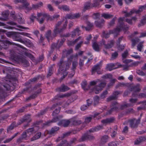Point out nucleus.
I'll use <instances>...</instances> for the list:
<instances>
[{"label":"nucleus","instance_id":"obj_60","mask_svg":"<svg viewBox=\"0 0 146 146\" xmlns=\"http://www.w3.org/2000/svg\"><path fill=\"white\" fill-rule=\"evenodd\" d=\"M146 15L144 17V19L141 22V24L142 25H144L146 23Z\"/></svg>","mask_w":146,"mask_h":146},{"label":"nucleus","instance_id":"obj_55","mask_svg":"<svg viewBox=\"0 0 146 146\" xmlns=\"http://www.w3.org/2000/svg\"><path fill=\"white\" fill-rule=\"evenodd\" d=\"M81 121L80 120H75L74 121L73 123L74 125H77L80 124Z\"/></svg>","mask_w":146,"mask_h":146},{"label":"nucleus","instance_id":"obj_10","mask_svg":"<svg viewBox=\"0 0 146 146\" xmlns=\"http://www.w3.org/2000/svg\"><path fill=\"white\" fill-rule=\"evenodd\" d=\"M80 34V31L78 28H77L75 29L72 32L71 34V36L72 37H74L76 35H79Z\"/></svg>","mask_w":146,"mask_h":146},{"label":"nucleus","instance_id":"obj_56","mask_svg":"<svg viewBox=\"0 0 146 146\" xmlns=\"http://www.w3.org/2000/svg\"><path fill=\"white\" fill-rule=\"evenodd\" d=\"M99 98L98 96H96L94 98V101L95 102V104H96L98 103L99 101Z\"/></svg>","mask_w":146,"mask_h":146},{"label":"nucleus","instance_id":"obj_5","mask_svg":"<svg viewBox=\"0 0 146 146\" xmlns=\"http://www.w3.org/2000/svg\"><path fill=\"white\" fill-rule=\"evenodd\" d=\"M106 83L105 82H101L98 86H96L94 89V91L96 93L98 94L99 92L106 85Z\"/></svg>","mask_w":146,"mask_h":146},{"label":"nucleus","instance_id":"obj_50","mask_svg":"<svg viewBox=\"0 0 146 146\" xmlns=\"http://www.w3.org/2000/svg\"><path fill=\"white\" fill-rule=\"evenodd\" d=\"M91 35H90L88 36V37L86 38V40H87V42H85V44H88L89 42V41L91 38Z\"/></svg>","mask_w":146,"mask_h":146},{"label":"nucleus","instance_id":"obj_32","mask_svg":"<svg viewBox=\"0 0 146 146\" xmlns=\"http://www.w3.org/2000/svg\"><path fill=\"white\" fill-rule=\"evenodd\" d=\"M131 40L132 42V46H134L136 43L139 41V39L138 38H136L135 39H132Z\"/></svg>","mask_w":146,"mask_h":146},{"label":"nucleus","instance_id":"obj_3","mask_svg":"<svg viewBox=\"0 0 146 146\" xmlns=\"http://www.w3.org/2000/svg\"><path fill=\"white\" fill-rule=\"evenodd\" d=\"M61 23L62 22L61 21H60L58 22L56 25L55 29L54 30V32L55 33H57L61 32L66 28L67 24V22L66 21H65V24L64 25L63 28L62 29H59V27Z\"/></svg>","mask_w":146,"mask_h":146},{"label":"nucleus","instance_id":"obj_43","mask_svg":"<svg viewBox=\"0 0 146 146\" xmlns=\"http://www.w3.org/2000/svg\"><path fill=\"white\" fill-rule=\"evenodd\" d=\"M118 54L117 52H115L112 54L111 59L113 60L115 58L118 56Z\"/></svg>","mask_w":146,"mask_h":146},{"label":"nucleus","instance_id":"obj_36","mask_svg":"<svg viewBox=\"0 0 146 146\" xmlns=\"http://www.w3.org/2000/svg\"><path fill=\"white\" fill-rule=\"evenodd\" d=\"M17 134H18V133H16L15 134L14 136H12L11 138L8 139H7V140H6L4 141H3V143H8V142H9L11 141V140L17 135Z\"/></svg>","mask_w":146,"mask_h":146},{"label":"nucleus","instance_id":"obj_27","mask_svg":"<svg viewBox=\"0 0 146 146\" xmlns=\"http://www.w3.org/2000/svg\"><path fill=\"white\" fill-rule=\"evenodd\" d=\"M108 137L107 135H105L103 136L101 139V142L103 144L106 142L108 139Z\"/></svg>","mask_w":146,"mask_h":146},{"label":"nucleus","instance_id":"obj_20","mask_svg":"<svg viewBox=\"0 0 146 146\" xmlns=\"http://www.w3.org/2000/svg\"><path fill=\"white\" fill-rule=\"evenodd\" d=\"M102 128V126L99 125L94 128H92L89 130V131L90 132H94V131H97L100 130Z\"/></svg>","mask_w":146,"mask_h":146},{"label":"nucleus","instance_id":"obj_23","mask_svg":"<svg viewBox=\"0 0 146 146\" xmlns=\"http://www.w3.org/2000/svg\"><path fill=\"white\" fill-rule=\"evenodd\" d=\"M81 39V37L80 36L78 38L76 39L74 41H69L68 42V44L69 45H72L74 44L76 42H78V41L80 40Z\"/></svg>","mask_w":146,"mask_h":146},{"label":"nucleus","instance_id":"obj_8","mask_svg":"<svg viewBox=\"0 0 146 146\" xmlns=\"http://www.w3.org/2000/svg\"><path fill=\"white\" fill-rule=\"evenodd\" d=\"M58 8L61 10L65 11H68L70 10L69 7L66 5H58Z\"/></svg>","mask_w":146,"mask_h":146},{"label":"nucleus","instance_id":"obj_34","mask_svg":"<svg viewBox=\"0 0 146 146\" xmlns=\"http://www.w3.org/2000/svg\"><path fill=\"white\" fill-rule=\"evenodd\" d=\"M104 20H102V23L98 22V21H96L95 22V24L98 27H101V26H102V23L104 22Z\"/></svg>","mask_w":146,"mask_h":146},{"label":"nucleus","instance_id":"obj_21","mask_svg":"<svg viewBox=\"0 0 146 146\" xmlns=\"http://www.w3.org/2000/svg\"><path fill=\"white\" fill-rule=\"evenodd\" d=\"M102 16L106 19H110L113 17L112 15L107 13H104L102 14Z\"/></svg>","mask_w":146,"mask_h":146},{"label":"nucleus","instance_id":"obj_41","mask_svg":"<svg viewBox=\"0 0 146 146\" xmlns=\"http://www.w3.org/2000/svg\"><path fill=\"white\" fill-rule=\"evenodd\" d=\"M143 140V138L142 137H140L135 141V144L137 145L138 144L141 142Z\"/></svg>","mask_w":146,"mask_h":146},{"label":"nucleus","instance_id":"obj_24","mask_svg":"<svg viewBox=\"0 0 146 146\" xmlns=\"http://www.w3.org/2000/svg\"><path fill=\"white\" fill-rule=\"evenodd\" d=\"M69 88L64 85H62L59 88V91L61 92H65L69 90Z\"/></svg>","mask_w":146,"mask_h":146},{"label":"nucleus","instance_id":"obj_29","mask_svg":"<svg viewBox=\"0 0 146 146\" xmlns=\"http://www.w3.org/2000/svg\"><path fill=\"white\" fill-rule=\"evenodd\" d=\"M100 68V66L99 64H97L92 69V73L93 74L95 72Z\"/></svg>","mask_w":146,"mask_h":146},{"label":"nucleus","instance_id":"obj_37","mask_svg":"<svg viewBox=\"0 0 146 146\" xmlns=\"http://www.w3.org/2000/svg\"><path fill=\"white\" fill-rule=\"evenodd\" d=\"M31 121L30 117L29 115L26 116L23 119V121H26L27 122H30Z\"/></svg>","mask_w":146,"mask_h":146},{"label":"nucleus","instance_id":"obj_15","mask_svg":"<svg viewBox=\"0 0 146 146\" xmlns=\"http://www.w3.org/2000/svg\"><path fill=\"white\" fill-rule=\"evenodd\" d=\"M92 8L93 7L92 6V3L90 2H88L86 3L84 5V10H86Z\"/></svg>","mask_w":146,"mask_h":146},{"label":"nucleus","instance_id":"obj_25","mask_svg":"<svg viewBox=\"0 0 146 146\" xmlns=\"http://www.w3.org/2000/svg\"><path fill=\"white\" fill-rule=\"evenodd\" d=\"M58 129V127H54L52 128L51 130L49 131V133L50 134H52L55 133Z\"/></svg>","mask_w":146,"mask_h":146},{"label":"nucleus","instance_id":"obj_49","mask_svg":"<svg viewBox=\"0 0 146 146\" xmlns=\"http://www.w3.org/2000/svg\"><path fill=\"white\" fill-rule=\"evenodd\" d=\"M47 6L48 9L50 11H52L54 10V9L53 7L50 4H48Z\"/></svg>","mask_w":146,"mask_h":146},{"label":"nucleus","instance_id":"obj_46","mask_svg":"<svg viewBox=\"0 0 146 146\" xmlns=\"http://www.w3.org/2000/svg\"><path fill=\"white\" fill-rule=\"evenodd\" d=\"M100 16L99 14L98 13H96L93 14V17L95 19H97Z\"/></svg>","mask_w":146,"mask_h":146},{"label":"nucleus","instance_id":"obj_58","mask_svg":"<svg viewBox=\"0 0 146 146\" xmlns=\"http://www.w3.org/2000/svg\"><path fill=\"white\" fill-rule=\"evenodd\" d=\"M108 92L107 91H105L101 95V97L102 98H104L105 97V96L107 94Z\"/></svg>","mask_w":146,"mask_h":146},{"label":"nucleus","instance_id":"obj_33","mask_svg":"<svg viewBox=\"0 0 146 146\" xmlns=\"http://www.w3.org/2000/svg\"><path fill=\"white\" fill-rule=\"evenodd\" d=\"M99 5V3L98 2V0H94V2L93 3H92V7H96Z\"/></svg>","mask_w":146,"mask_h":146},{"label":"nucleus","instance_id":"obj_42","mask_svg":"<svg viewBox=\"0 0 146 146\" xmlns=\"http://www.w3.org/2000/svg\"><path fill=\"white\" fill-rule=\"evenodd\" d=\"M51 32L50 31H48L46 34V37L47 38L48 40L51 38L50 35Z\"/></svg>","mask_w":146,"mask_h":146},{"label":"nucleus","instance_id":"obj_51","mask_svg":"<svg viewBox=\"0 0 146 146\" xmlns=\"http://www.w3.org/2000/svg\"><path fill=\"white\" fill-rule=\"evenodd\" d=\"M92 118L90 117H87L85 118V121L86 123H88L90 121Z\"/></svg>","mask_w":146,"mask_h":146},{"label":"nucleus","instance_id":"obj_59","mask_svg":"<svg viewBox=\"0 0 146 146\" xmlns=\"http://www.w3.org/2000/svg\"><path fill=\"white\" fill-rule=\"evenodd\" d=\"M36 17L34 15V14H32L31 15V17H30V19L33 22L34 19H35L36 18Z\"/></svg>","mask_w":146,"mask_h":146},{"label":"nucleus","instance_id":"obj_6","mask_svg":"<svg viewBox=\"0 0 146 146\" xmlns=\"http://www.w3.org/2000/svg\"><path fill=\"white\" fill-rule=\"evenodd\" d=\"M104 41L102 40L101 42L99 45V46H102L103 45L104 46V47L106 48H111L113 45L114 44V42L111 40L110 41L107 45L104 44Z\"/></svg>","mask_w":146,"mask_h":146},{"label":"nucleus","instance_id":"obj_47","mask_svg":"<svg viewBox=\"0 0 146 146\" xmlns=\"http://www.w3.org/2000/svg\"><path fill=\"white\" fill-rule=\"evenodd\" d=\"M74 19H77L79 18L80 16V14L79 13L73 14Z\"/></svg>","mask_w":146,"mask_h":146},{"label":"nucleus","instance_id":"obj_28","mask_svg":"<svg viewBox=\"0 0 146 146\" xmlns=\"http://www.w3.org/2000/svg\"><path fill=\"white\" fill-rule=\"evenodd\" d=\"M34 131V129L33 128H30L27 129L26 131L27 132V135L28 137L31 135Z\"/></svg>","mask_w":146,"mask_h":146},{"label":"nucleus","instance_id":"obj_62","mask_svg":"<svg viewBox=\"0 0 146 146\" xmlns=\"http://www.w3.org/2000/svg\"><path fill=\"white\" fill-rule=\"evenodd\" d=\"M87 108V107L85 105H83L81 107V110L82 111H84Z\"/></svg>","mask_w":146,"mask_h":146},{"label":"nucleus","instance_id":"obj_39","mask_svg":"<svg viewBox=\"0 0 146 146\" xmlns=\"http://www.w3.org/2000/svg\"><path fill=\"white\" fill-rule=\"evenodd\" d=\"M37 15V17L38 18L41 17H43L44 18L46 17L47 16L46 14L42 13H38Z\"/></svg>","mask_w":146,"mask_h":146},{"label":"nucleus","instance_id":"obj_38","mask_svg":"<svg viewBox=\"0 0 146 146\" xmlns=\"http://www.w3.org/2000/svg\"><path fill=\"white\" fill-rule=\"evenodd\" d=\"M60 108H57L52 113V115L53 116H55L58 114L60 112Z\"/></svg>","mask_w":146,"mask_h":146},{"label":"nucleus","instance_id":"obj_2","mask_svg":"<svg viewBox=\"0 0 146 146\" xmlns=\"http://www.w3.org/2000/svg\"><path fill=\"white\" fill-rule=\"evenodd\" d=\"M78 56V54H76V55L73 57L72 59L73 60H74L72 62V70L76 68V67L77 66L78 63L77 62V57ZM74 74V70H72V73L71 74H70L69 75V77H72L73 76V75Z\"/></svg>","mask_w":146,"mask_h":146},{"label":"nucleus","instance_id":"obj_57","mask_svg":"<svg viewBox=\"0 0 146 146\" xmlns=\"http://www.w3.org/2000/svg\"><path fill=\"white\" fill-rule=\"evenodd\" d=\"M87 85V82L86 81L84 82L82 84V88L84 89L85 90V88Z\"/></svg>","mask_w":146,"mask_h":146},{"label":"nucleus","instance_id":"obj_64","mask_svg":"<svg viewBox=\"0 0 146 146\" xmlns=\"http://www.w3.org/2000/svg\"><path fill=\"white\" fill-rule=\"evenodd\" d=\"M116 19V17H115L113 18V19L109 23V24L110 25H113L114 23L115 20Z\"/></svg>","mask_w":146,"mask_h":146},{"label":"nucleus","instance_id":"obj_11","mask_svg":"<svg viewBox=\"0 0 146 146\" xmlns=\"http://www.w3.org/2000/svg\"><path fill=\"white\" fill-rule=\"evenodd\" d=\"M70 123V121L68 120H63L58 123V125H62L64 127H66Z\"/></svg>","mask_w":146,"mask_h":146},{"label":"nucleus","instance_id":"obj_63","mask_svg":"<svg viewBox=\"0 0 146 146\" xmlns=\"http://www.w3.org/2000/svg\"><path fill=\"white\" fill-rule=\"evenodd\" d=\"M6 34L8 36L10 37L13 35V33L12 32H8Z\"/></svg>","mask_w":146,"mask_h":146},{"label":"nucleus","instance_id":"obj_48","mask_svg":"<svg viewBox=\"0 0 146 146\" xmlns=\"http://www.w3.org/2000/svg\"><path fill=\"white\" fill-rule=\"evenodd\" d=\"M128 52L127 51H125L122 54V56L123 58H125L128 56Z\"/></svg>","mask_w":146,"mask_h":146},{"label":"nucleus","instance_id":"obj_16","mask_svg":"<svg viewBox=\"0 0 146 146\" xmlns=\"http://www.w3.org/2000/svg\"><path fill=\"white\" fill-rule=\"evenodd\" d=\"M86 59V58L85 56L82 57L80 58L79 64L80 69L84 65V60Z\"/></svg>","mask_w":146,"mask_h":146},{"label":"nucleus","instance_id":"obj_30","mask_svg":"<svg viewBox=\"0 0 146 146\" xmlns=\"http://www.w3.org/2000/svg\"><path fill=\"white\" fill-rule=\"evenodd\" d=\"M92 46L93 49L96 51H98L99 46L97 43L95 42L93 43Z\"/></svg>","mask_w":146,"mask_h":146},{"label":"nucleus","instance_id":"obj_9","mask_svg":"<svg viewBox=\"0 0 146 146\" xmlns=\"http://www.w3.org/2000/svg\"><path fill=\"white\" fill-rule=\"evenodd\" d=\"M140 122V120H137L135 119L131 120L130 121V125L132 128L136 127L137 124L139 123Z\"/></svg>","mask_w":146,"mask_h":146},{"label":"nucleus","instance_id":"obj_52","mask_svg":"<svg viewBox=\"0 0 146 146\" xmlns=\"http://www.w3.org/2000/svg\"><path fill=\"white\" fill-rule=\"evenodd\" d=\"M109 146H116L117 143L115 142H112L108 144Z\"/></svg>","mask_w":146,"mask_h":146},{"label":"nucleus","instance_id":"obj_35","mask_svg":"<svg viewBox=\"0 0 146 146\" xmlns=\"http://www.w3.org/2000/svg\"><path fill=\"white\" fill-rule=\"evenodd\" d=\"M58 120V117H56L55 118H54L52 120V121H49L46 123H45V125H48L49 123L50 122H56Z\"/></svg>","mask_w":146,"mask_h":146},{"label":"nucleus","instance_id":"obj_1","mask_svg":"<svg viewBox=\"0 0 146 146\" xmlns=\"http://www.w3.org/2000/svg\"><path fill=\"white\" fill-rule=\"evenodd\" d=\"M58 64L59 66V71L60 72V73H62L64 76H66L67 73L65 72L69 68L70 63H67L66 62H64L63 60H61Z\"/></svg>","mask_w":146,"mask_h":146},{"label":"nucleus","instance_id":"obj_53","mask_svg":"<svg viewBox=\"0 0 146 146\" xmlns=\"http://www.w3.org/2000/svg\"><path fill=\"white\" fill-rule=\"evenodd\" d=\"M3 86L7 90H9L10 88V86L9 84H4Z\"/></svg>","mask_w":146,"mask_h":146},{"label":"nucleus","instance_id":"obj_40","mask_svg":"<svg viewBox=\"0 0 146 146\" xmlns=\"http://www.w3.org/2000/svg\"><path fill=\"white\" fill-rule=\"evenodd\" d=\"M65 18V19H73V14H69L66 15Z\"/></svg>","mask_w":146,"mask_h":146},{"label":"nucleus","instance_id":"obj_31","mask_svg":"<svg viewBox=\"0 0 146 146\" xmlns=\"http://www.w3.org/2000/svg\"><path fill=\"white\" fill-rule=\"evenodd\" d=\"M144 41H142L138 44L137 46V49L139 51H141V49L143 48V44Z\"/></svg>","mask_w":146,"mask_h":146},{"label":"nucleus","instance_id":"obj_44","mask_svg":"<svg viewBox=\"0 0 146 146\" xmlns=\"http://www.w3.org/2000/svg\"><path fill=\"white\" fill-rule=\"evenodd\" d=\"M83 42V41L82 40H80L79 43L78 44L76 45L75 47V49L76 50H78L79 48H80Z\"/></svg>","mask_w":146,"mask_h":146},{"label":"nucleus","instance_id":"obj_13","mask_svg":"<svg viewBox=\"0 0 146 146\" xmlns=\"http://www.w3.org/2000/svg\"><path fill=\"white\" fill-rule=\"evenodd\" d=\"M26 131L22 135L21 137L18 139L17 140V142L19 143L21 142L23 139H27V137H28L27 135V133Z\"/></svg>","mask_w":146,"mask_h":146},{"label":"nucleus","instance_id":"obj_61","mask_svg":"<svg viewBox=\"0 0 146 146\" xmlns=\"http://www.w3.org/2000/svg\"><path fill=\"white\" fill-rule=\"evenodd\" d=\"M14 127L13 123L8 128L7 130L8 131L12 129Z\"/></svg>","mask_w":146,"mask_h":146},{"label":"nucleus","instance_id":"obj_18","mask_svg":"<svg viewBox=\"0 0 146 146\" xmlns=\"http://www.w3.org/2000/svg\"><path fill=\"white\" fill-rule=\"evenodd\" d=\"M146 9V5L143 6H141L139 7V9L138 10H135V13L138 14Z\"/></svg>","mask_w":146,"mask_h":146},{"label":"nucleus","instance_id":"obj_19","mask_svg":"<svg viewBox=\"0 0 146 146\" xmlns=\"http://www.w3.org/2000/svg\"><path fill=\"white\" fill-rule=\"evenodd\" d=\"M87 25H88L87 27H86L84 26H82V27L83 29H85L86 31H89L92 27L93 25L91 23L89 22L87 23Z\"/></svg>","mask_w":146,"mask_h":146},{"label":"nucleus","instance_id":"obj_12","mask_svg":"<svg viewBox=\"0 0 146 146\" xmlns=\"http://www.w3.org/2000/svg\"><path fill=\"white\" fill-rule=\"evenodd\" d=\"M114 120V118H111L102 120V121L101 122L103 124H106L108 123L112 122Z\"/></svg>","mask_w":146,"mask_h":146},{"label":"nucleus","instance_id":"obj_17","mask_svg":"<svg viewBox=\"0 0 146 146\" xmlns=\"http://www.w3.org/2000/svg\"><path fill=\"white\" fill-rule=\"evenodd\" d=\"M26 0H21L19 2H21L23 3H25L24 4L23 7L26 9H27V7L29 5V4L27 2H26ZM15 3H17L19 2V1L18 0H15Z\"/></svg>","mask_w":146,"mask_h":146},{"label":"nucleus","instance_id":"obj_54","mask_svg":"<svg viewBox=\"0 0 146 146\" xmlns=\"http://www.w3.org/2000/svg\"><path fill=\"white\" fill-rule=\"evenodd\" d=\"M125 21L126 22L129 24H132L133 23L131 19H126Z\"/></svg>","mask_w":146,"mask_h":146},{"label":"nucleus","instance_id":"obj_45","mask_svg":"<svg viewBox=\"0 0 146 146\" xmlns=\"http://www.w3.org/2000/svg\"><path fill=\"white\" fill-rule=\"evenodd\" d=\"M71 94L70 93H67L65 94L60 95L59 97L60 98H64L66 97H68L71 95Z\"/></svg>","mask_w":146,"mask_h":146},{"label":"nucleus","instance_id":"obj_22","mask_svg":"<svg viewBox=\"0 0 146 146\" xmlns=\"http://www.w3.org/2000/svg\"><path fill=\"white\" fill-rule=\"evenodd\" d=\"M43 3L42 2H40L38 4L36 5H33L32 7L34 9H37L43 6Z\"/></svg>","mask_w":146,"mask_h":146},{"label":"nucleus","instance_id":"obj_4","mask_svg":"<svg viewBox=\"0 0 146 146\" xmlns=\"http://www.w3.org/2000/svg\"><path fill=\"white\" fill-rule=\"evenodd\" d=\"M121 66V65L118 63L115 64L111 63L107 65V68L108 70L111 71L112 70L119 68Z\"/></svg>","mask_w":146,"mask_h":146},{"label":"nucleus","instance_id":"obj_26","mask_svg":"<svg viewBox=\"0 0 146 146\" xmlns=\"http://www.w3.org/2000/svg\"><path fill=\"white\" fill-rule=\"evenodd\" d=\"M41 133L40 132H38L36 133L35 136L32 138V141H34L35 140L39 139L40 137Z\"/></svg>","mask_w":146,"mask_h":146},{"label":"nucleus","instance_id":"obj_14","mask_svg":"<svg viewBox=\"0 0 146 146\" xmlns=\"http://www.w3.org/2000/svg\"><path fill=\"white\" fill-rule=\"evenodd\" d=\"M122 13L125 14L124 15L125 17H129L133 14L135 13V10H132L129 13H128L126 11H123Z\"/></svg>","mask_w":146,"mask_h":146},{"label":"nucleus","instance_id":"obj_7","mask_svg":"<svg viewBox=\"0 0 146 146\" xmlns=\"http://www.w3.org/2000/svg\"><path fill=\"white\" fill-rule=\"evenodd\" d=\"M123 26V25H121L120 26H118L116 29L112 31H111L110 32V33H113L115 34H117L121 30L123 29V30H126L128 29V27H127L125 29H123L121 27Z\"/></svg>","mask_w":146,"mask_h":146}]
</instances>
